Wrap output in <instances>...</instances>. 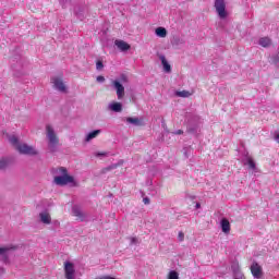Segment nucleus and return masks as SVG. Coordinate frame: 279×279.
Returning a JSON list of instances; mask_svg holds the SVG:
<instances>
[{"mask_svg":"<svg viewBox=\"0 0 279 279\" xmlns=\"http://www.w3.org/2000/svg\"><path fill=\"white\" fill-rule=\"evenodd\" d=\"M96 156L97 157H99V156H108V154L107 153H97Z\"/></svg>","mask_w":279,"mask_h":279,"instance_id":"27","label":"nucleus"},{"mask_svg":"<svg viewBox=\"0 0 279 279\" xmlns=\"http://www.w3.org/2000/svg\"><path fill=\"white\" fill-rule=\"evenodd\" d=\"M144 204H149V198L148 197L144 198Z\"/></svg>","mask_w":279,"mask_h":279,"instance_id":"28","label":"nucleus"},{"mask_svg":"<svg viewBox=\"0 0 279 279\" xmlns=\"http://www.w3.org/2000/svg\"><path fill=\"white\" fill-rule=\"evenodd\" d=\"M39 219L41 223H46L47 226L51 223V215H49V211H41L39 214Z\"/></svg>","mask_w":279,"mask_h":279,"instance_id":"10","label":"nucleus"},{"mask_svg":"<svg viewBox=\"0 0 279 279\" xmlns=\"http://www.w3.org/2000/svg\"><path fill=\"white\" fill-rule=\"evenodd\" d=\"M97 82H106V78L104 76H97Z\"/></svg>","mask_w":279,"mask_h":279,"instance_id":"26","label":"nucleus"},{"mask_svg":"<svg viewBox=\"0 0 279 279\" xmlns=\"http://www.w3.org/2000/svg\"><path fill=\"white\" fill-rule=\"evenodd\" d=\"M72 213L75 217H82V211L77 207H73Z\"/></svg>","mask_w":279,"mask_h":279,"instance_id":"22","label":"nucleus"},{"mask_svg":"<svg viewBox=\"0 0 279 279\" xmlns=\"http://www.w3.org/2000/svg\"><path fill=\"white\" fill-rule=\"evenodd\" d=\"M260 47H269L271 45V39L269 37H262L259 39Z\"/></svg>","mask_w":279,"mask_h":279,"instance_id":"16","label":"nucleus"},{"mask_svg":"<svg viewBox=\"0 0 279 279\" xmlns=\"http://www.w3.org/2000/svg\"><path fill=\"white\" fill-rule=\"evenodd\" d=\"M155 34L158 38H167V28L159 26L155 29Z\"/></svg>","mask_w":279,"mask_h":279,"instance_id":"13","label":"nucleus"},{"mask_svg":"<svg viewBox=\"0 0 279 279\" xmlns=\"http://www.w3.org/2000/svg\"><path fill=\"white\" fill-rule=\"evenodd\" d=\"M109 110H111L112 112H122L123 105L121 102H111L109 105Z\"/></svg>","mask_w":279,"mask_h":279,"instance_id":"11","label":"nucleus"},{"mask_svg":"<svg viewBox=\"0 0 279 279\" xmlns=\"http://www.w3.org/2000/svg\"><path fill=\"white\" fill-rule=\"evenodd\" d=\"M128 123H132V125H141V120L138 118H126Z\"/></svg>","mask_w":279,"mask_h":279,"instance_id":"19","label":"nucleus"},{"mask_svg":"<svg viewBox=\"0 0 279 279\" xmlns=\"http://www.w3.org/2000/svg\"><path fill=\"white\" fill-rule=\"evenodd\" d=\"M159 60L161 61V64L163 66V70L166 71V73H171V65L167 61V58H165V56L161 54L159 57Z\"/></svg>","mask_w":279,"mask_h":279,"instance_id":"12","label":"nucleus"},{"mask_svg":"<svg viewBox=\"0 0 279 279\" xmlns=\"http://www.w3.org/2000/svg\"><path fill=\"white\" fill-rule=\"evenodd\" d=\"M240 279H245V275H240Z\"/></svg>","mask_w":279,"mask_h":279,"instance_id":"31","label":"nucleus"},{"mask_svg":"<svg viewBox=\"0 0 279 279\" xmlns=\"http://www.w3.org/2000/svg\"><path fill=\"white\" fill-rule=\"evenodd\" d=\"M215 8L219 19H228V11L226 10V0H216Z\"/></svg>","mask_w":279,"mask_h":279,"instance_id":"3","label":"nucleus"},{"mask_svg":"<svg viewBox=\"0 0 279 279\" xmlns=\"http://www.w3.org/2000/svg\"><path fill=\"white\" fill-rule=\"evenodd\" d=\"M10 144L14 145L16 147V149L19 148V145H21V143H19V137H16L15 135H11L9 137Z\"/></svg>","mask_w":279,"mask_h":279,"instance_id":"18","label":"nucleus"},{"mask_svg":"<svg viewBox=\"0 0 279 279\" xmlns=\"http://www.w3.org/2000/svg\"><path fill=\"white\" fill-rule=\"evenodd\" d=\"M277 60L279 61V54L277 56Z\"/></svg>","mask_w":279,"mask_h":279,"instance_id":"33","label":"nucleus"},{"mask_svg":"<svg viewBox=\"0 0 279 279\" xmlns=\"http://www.w3.org/2000/svg\"><path fill=\"white\" fill-rule=\"evenodd\" d=\"M114 45H116V47H118V49H120V51H129V49H131L130 44H128L121 39H116Z\"/></svg>","mask_w":279,"mask_h":279,"instance_id":"8","label":"nucleus"},{"mask_svg":"<svg viewBox=\"0 0 279 279\" xmlns=\"http://www.w3.org/2000/svg\"><path fill=\"white\" fill-rule=\"evenodd\" d=\"M8 167V161L5 159H0V169H5Z\"/></svg>","mask_w":279,"mask_h":279,"instance_id":"23","label":"nucleus"},{"mask_svg":"<svg viewBox=\"0 0 279 279\" xmlns=\"http://www.w3.org/2000/svg\"><path fill=\"white\" fill-rule=\"evenodd\" d=\"M178 239H179V241H184V232L180 231Z\"/></svg>","mask_w":279,"mask_h":279,"instance_id":"25","label":"nucleus"},{"mask_svg":"<svg viewBox=\"0 0 279 279\" xmlns=\"http://www.w3.org/2000/svg\"><path fill=\"white\" fill-rule=\"evenodd\" d=\"M112 84L116 88L118 99L125 97V87H123L119 81H113Z\"/></svg>","mask_w":279,"mask_h":279,"instance_id":"7","label":"nucleus"},{"mask_svg":"<svg viewBox=\"0 0 279 279\" xmlns=\"http://www.w3.org/2000/svg\"><path fill=\"white\" fill-rule=\"evenodd\" d=\"M168 279H180V274L175 270H171L169 274H168Z\"/></svg>","mask_w":279,"mask_h":279,"instance_id":"20","label":"nucleus"},{"mask_svg":"<svg viewBox=\"0 0 279 279\" xmlns=\"http://www.w3.org/2000/svg\"><path fill=\"white\" fill-rule=\"evenodd\" d=\"M250 269H251V274H252L253 278H255V279L264 278L265 271L263 270V266H260L256 262L252 263Z\"/></svg>","mask_w":279,"mask_h":279,"instance_id":"5","label":"nucleus"},{"mask_svg":"<svg viewBox=\"0 0 279 279\" xmlns=\"http://www.w3.org/2000/svg\"><path fill=\"white\" fill-rule=\"evenodd\" d=\"M47 138H48V149L50 151H56V147H58V136H56V132L51 125L46 126Z\"/></svg>","mask_w":279,"mask_h":279,"instance_id":"2","label":"nucleus"},{"mask_svg":"<svg viewBox=\"0 0 279 279\" xmlns=\"http://www.w3.org/2000/svg\"><path fill=\"white\" fill-rule=\"evenodd\" d=\"M244 165H248L250 169H256V162L254 161V158L250 156L246 157Z\"/></svg>","mask_w":279,"mask_h":279,"instance_id":"15","label":"nucleus"},{"mask_svg":"<svg viewBox=\"0 0 279 279\" xmlns=\"http://www.w3.org/2000/svg\"><path fill=\"white\" fill-rule=\"evenodd\" d=\"M16 149L17 151H20V154H26L27 156H36L38 154V151H36V148L27 144H20L17 145Z\"/></svg>","mask_w":279,"mask_h":279,"instance_id":"6","label":"nucleus"},{"mask_svg":"<svg viewBox=\"0 0 279 279\" xmlns=\"http://www.w3.org/2000/svg\"><path fill=\"white\" fill-rule=\"evenodd\" d=\"M0 274H5V268L0 267Z\"/></svg>","mask_w":279,"mask_h":279,"instance_id":"29","label":"nucleus"},{"mask_svg":"<svg viewBox=\"0 0 279 279\" xmlns=\"http://www.w3.org/2000/svg\"><path fill=\"white\" fill-rule=\"evenodd\" d=\"M201 206H202V205H201L199 203L196 204V208H201Z\"/></svg>","mask_w":279,"mask_h":279,"instance_id":"32","label":"nucleus"},{"mask_svg":"<svg viewBox=\"0 0 279 279\" xmlns=\"http://www.w3.org/2000/svg\"><path fill=\"white\" fill-rule=\"evenodd\" d=\"M99 134H101V130H96L90 132L89 134H87L86 136V141H93V138H97V136H99Z\"/></svg>","mask_w":279,"mask_h":279,"instance_id":"14","label":"nucleus"},{"mask_svg":"<svg viewBox=\"0 0 279 279\" xmlns=\"http://www.w3.org/2000/svg\"><path fill=\"white\" fill-rule=\"evenodd\" d=\"M10 250H16V247L14 246H4V247H0V256H8V252H10Z\"/></svg>","mask_w":279,"mask_h":279,"instance_id":"17","label":"nucleus"},{"mask_svg":"<svg viewBox=\"0 0 279 279\" xmlns=\"http://www.w3.org/2000/svg\"><path fill=\"white\" fill-rule=\"evenodd\" d=\"M177 97H191V93L189 90H182L175 93Z\"/></svg>","mask_w":279,"mask_h":279,"instance_id":"21","label":"nucleus"},{"mask_svg":"<svg viewBox=\"0 0 279 279\" xmlns=\"http://www.w3.org/2000/svg\"><path fill=\"white\" fill-rule=\"evenodd\" d=\"M50 82L56 90H59V93H66V85L64 84L62 76H52Z\"/></svg>","mask_w":279,"mask_h":279,"instance_id":"4","label":"nucleus"},{"mask_svg":"<svg viewBox=\"0 0 279 279\" xmlns=\"http://www.w3.org/2000/svg\"><path fill=\"white\" fill-rule=\"evenodd\" d=\"M59 173H61L62 175L54 177V184H58L59 186L73 184V186H75V180L73 179V177L66 174L65 168H59Z\"/></svg>","mask_w":279,"mask_h":279,"instance_id":"1","label":"nucleus"},{"mask_svg":"<svg viewBox=\"0 0 279 279\" xmlns=\"http://www.w3.org/2000/svg\"><path fill=\"white\" fill-rule=\"evenodd\" d=\"M177 134H184V131L179 130V131H177Z\"/></svg>","mask_w":279,"mask_h":279,"instance_id":"30","label":"nucleus"},{"mask_svg":"<svg viewBox=\"0 0 279 279\" xmlns=\"http://www.w3.org/2000/svg\"><path fill=\"white\" fill-rule=\"evenodd\" d=\"M96 68L98 71H101L104 69V63L101 61H97Z\"/></svg>","mask_w":279,"mask_h":279,"instance_id":"24","label":"nucleus"},{"mask_svg":"<svg viewBox=\"0 0 279 279\" xmlns=\"http://www.w3.org/2000/svg\"><path fill=\"white\" fill-rule=\"evenodd\" d=\"M220 226H221V230L225 234H230V220H228L227 218H222L220 221Z\"/></svg>","mask_w":279,"mask_h":279,"instance_id":"9","label":"nucleus"},{"mask_svg":"<svg viewBox=\"0 0 279 279\" xmlns=\"http://www.w3.org/2000/svg\"><path fill=\"white\" fill-rule=\"evenodd\" d=\"M133 242H136V239L133 238Z\"/></svg>","mask_w":279,"mask_h":279,"instance_id":"34","label":"nucleus"}]
</instances>
